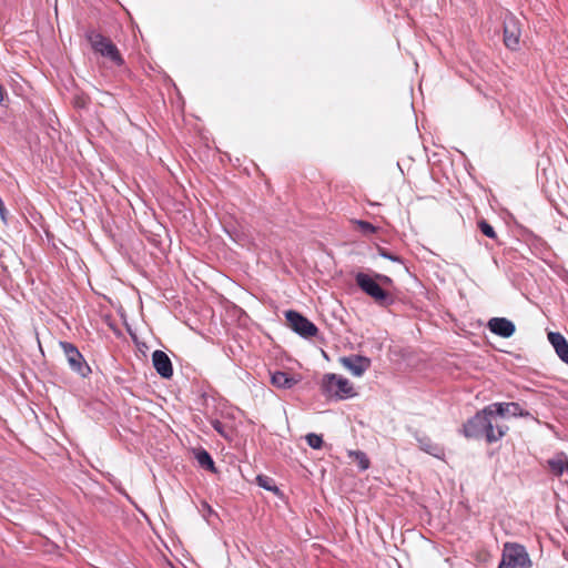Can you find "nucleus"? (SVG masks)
Returning <instances> with one entry per match:
<instances>
[{
    "instance_id": "b1692460",
    "label": "nucleus",
    "mask_w": 568,
    "mask_h": 568,
    "mask_svg": "<svg viewBox=\"0 0 568 568\" xmlns=\"http://www.w3.org/2000/svg\"><path fill=\"white\" fill-rule=\"evenodd\" d=\"M383 283H390V278L385 275H378L377 276Z\"/></svg>"
},
{
    "instance_id": "6e6552de",
    "label": "nucleus",
    "mask_w": 568,
    "mask_h": 568,
    "mask_svg": "<svg viewBox=\"0 0 568 568\" xmlns=\"http://www.w3.org/2000/svg\"><path fill=\"white\" fill-rule=\"evenodd\" d=\"M520 27L515 18H509L504 23V42L507 48L515 50L519 45Z\"/></svg>"
},
{
    "instance_id": "f03ea898",
    "label": "nucleus",
    "mask_w": 568,
    "mask_h": 568,
    "mask_svg": "<svg viewBox=\"0 0 568 568\" xmlns=\"http://www.w3.org/2000/svg\"><path fill=\"white\" fill-rule=\"evenodd\" d=\"M531 560L525 547L516 542H506L498 568H530Z\"/></svg>"
},
{
    "instance_id": "aec40b11",
    "label": "nucleus",
    "mask_w": 568,
    "mask_h": 568,
    "mask_svg": "<svg viewBox=\"0 0 568 568\" xmlns=\"http://www.w3.org/2000/svg\"><path fill=\"white\" fill-rule=\"evenodd\" d=\"M256 481L261 487L265 488L266 490H271L275 494L278 493V488L276 487V485L272 478H270L267 476L260 475L256 477Z\"/></svg>"
},
{
    "instance_id": "ddd939ff",
    "label": "nucleus",
    "mask_w": 568,
    "mask_h": 568,
    "mask_svg": "<svg viewBox=\"0 0 568 568\" xmlns=\"http://www.w3.org/2000/svg\"><path fill=\"white\" fill-rule=\"evenodd\" d=\"M301 381L300 377L291 376L285 372H275L271 375V383L280 389H290Z\"/></svg>"
},
{
    "instance_id": "9d476101",
    "label": "nucleus",
    "mask_w": 568,
    "mask_h": 568,
    "mask_svg": "<svg viewBox=\"0 0 568 568\" xmlns=\"http://www.w3.org/2000/svg\"><path fill=\"white\" fill-rule=\"evenodd\" d=\"M152 363L158 374L163 378H170L173 375L171 359L163 351L156 349L153 352Z\"/></svg>"
},
{
    "instance_id": "a878e982",
    "label": "nucleus",
    "mask_w": 568,
    "mask_h": 568,
    "mask_svg": "<svg viewBox=\"0 0 568 568\" xmlns=\"http://www.w3.org/2000/svg\"><path fill=\"white\" fill-rule=\"evenodd\" d=\"M0 217H1V220H2V222H3V223H7V215L1 214V215H0Z\"/></svg>"
},
{
    "instance_id": "0eeeda50",
    "label": "nucleus",
    "mask_w": 568,
    "mask_h": 568,
    "mask_svg": "<svg viewBox=\"0 0 568 568\" xmlns=\"http://www.w3.org/2000/svg\"><path fill=\"white\" fill-rule=\"evenodd\" d=\"M61 347L71 369L81 376H85L90 372V367L85 364L83 356L78 348L68 342H62Z\"/></svg>"
},
{
    "instance_id": "9b49d317",
    "label": "nucleus",
    "mask_w": 568,
    "mask_h": 568,
    "mask_svg": "<svg viewBox=\"0 0 568 568\" xmlns=\"http://www.w3.org/2000/svg\"><path fill=\"white\" fill-rule=\"evenodd\" d=\"M489 329L501 336V337H510L515 332V325L507 318L504 317H494L488 322Z\"/></svg>"
},
{
    "instance_id": "4468645a",
    "label": "nucleus",
    "mask_w": 568,
    "mask_h": 568,
    "mask_svg": "<svg viewBox=\"0 0 568 568\" xmlns=\"http://www.w3.org/2000/svg\"><path fill=\"white\" fill-rule=\"evenodd\" d=\"M494 415L498 416H526L528 413H524L517 403H496L493 404Z\"/></svg>"
},
{
    "instance_id": "39448f33",
    "label": "nucleus",
    "mask_w": 568,
    "mask_h": 568,
    "mask_svg": "<svg viewBox=\"0 0 568 568\" xmlns=\"http://www.w3.org/2000/svg\"><path fill=\"white\" fill-rule=\"evenodd\" d=\"M489 416H494L493 406L484 408L464 425V434L468 438L484 436L485 428L489 427Z\"/></svg>"
},
{
    "instance_id": "423d86ee",
    "label": "nucleus",
    "mask_w": 568,
    "mask_h": 568,
    "mask_svg": "<svg viewBox=\"0 0 568 568\" xmlns=\"http://www.w3.org/2000/svg\"><path fill=\"white\" fill-rule=\"evenodd\" d=\"M285 317L288 326L304 337H313L317 334V327L306 317L295 311H287Z\"/></svg>"
},
{
    "instance_id": "f257e3e1",
    "label": "nucleus",
    "mask_w": 568,
    "mask_h": 568,
    "mask_svg": "<svg viewBox=\"0 0 568 568\" xmlns=\"http://www.w3.org/2000/svg\"><path fill=\"white\" fill-rule=\"evenodd\" d=\"M322 390L327 397L344 399L355 395L352 383L337 374H325L322 378Z\"/></svg>"
},
{
    "instance_id": "2eb2a0df",
    "label": "nucleus",
    "mask_w": 568,
    "mask_h": 568,
    "mask_svg": "<svg viewBox=\"0 0 568 568\" xmlns=\"http://www.w3.org/2000/svg\"><path fill=\"white\" fill-rule=\"evenodd\" d=\"M508 430L506 425L494 424L493 416H489V427L485 428L484 436L486 437L488 443L499 440Z\"/></svg>"
},
{
    "instance_id": "dca6fc26",
    "label": "nucleus",
    "mask_w": 568,
    "mask_h": 568,
    "mask_svg": "<svg viewBox=\"0 0 568 568\" xmlns=\"http://www.w3.org/2000/svg\"><path fill=\"white\" fill-rule=\"evenodd\" d=\"M551 473L556 476L568 474V458L565 455H557L556 457L548 460Z\"/></svg>"
},
{
    "instance_id": "f3484780",
    "label": "nucleus",
    "mask_w": 568,
    "mask_h": 568,
    "mask_svg": "<svg viewBox=\"0 0 568 568\" xmlns=\"http://www.w3.org/2000/svg\"><path fill=\"white\" fill-rule=\"evenodd\" d=\"M195 458L202 468L215 471L214 462L206 450L202 449L196 452Z\"/></svg>"
},
{
    "instance_id": "7ed1b4c3",
    "label": "nucleus",
    "mask_w": 568,
    "mask_h": 568,
    "mask_svg": "<svg viewBox=\"0 0 568 568\" xmlns=\"http://www.w3.org/2000/svg\"><path fill=\"white\" fill-rule=\"evenodd\" d=\"M88 40L94 52L108 58L115 64H122L123 61L121 54L115 44L109 38H105L101 33L90 32L88 34Z\"/></svg>"
},
{
    "instance_id": "a211bd4d",
    "label": "nucleus",
    "mask_w": 568,
    "mask_h": 568,
    "mask_svg": "<svg viewBox=\"0 0 568 568\" xmlns=\"http://www.w3.org/2000/svg\"><path fill=\"white\" fill-rule=\"evenodd\" d=\"M419 446L420 449L437 458H440L443 456V449L427 438L419 439Z\"/></svg>"
},
{
    "instance_id": "412c9836",
    "label": "nucleus",
    "mask_w": 568,
    "mask_h": 568,
    "mask_svg": "<svg viewBox=\"0 0 568 568\" xmlns=\"http://www.w3.org/2000/svg\"><path fill=\"white\" fill-rule=\"evenodd\" d=\"M306 440H307V444L314 448V449H318L322 447L323 445V439H322V436L317 435V434H308L306 436Z\"/></svg>"
},
{
    "instance_id": "6ab92c4d",
    "label": "nucleus",
    "mask_w": 568,
    "mask_h": 568,
    "mask_svg": "<svg viewBox=\"0 0 568 568\" xmlns=\"http://www.w3.org/2000/svg\"><path fill=\"white\" fill-rule=\"evenodd\" d=\"M352 222L355 225L356 230L365 236H369L378 230V226L374 225L371 222L362 220H353Z\"/></svg>"
},
{
    "instance_id": "5701e85b",
    "label": "nucleus",
    "mask_w": 568,
    "mask_h": 568,
    "mask_svg": "<svg viewBox=\"0 0 568 568\" xmlns=\"http://www.w3.org/2000/svg\"><path fill=\"white\" fill-rule=\"evenodd\" d=\"M352 455H354L355 460L358 463V466L361 467V469L364 470V469L368 468L369 460L364 453L356 452V453H352Z\"/></svg>"
},
{
    "instance_id": "1a4fd4ad",
    "label": "nucleus",
    "mask_w": 568,
    "mask_h": 568,
    "mask_svg": "<svg viewBox=\"0 0 568 568\" xmlns=\"http://www.w3.org/2000/svg\"><path fill=\"white\" fill-rule=\"evenodd\" d=\"M339 362L356 377H361L371 367L369 358L363 356L342 357Z\"/></svg>"
},
{
    "instance_id": "20e7f679",
    "label": "nucleus",
    "mask_w": 568,
    "mask_h": 568,
    "mask_svg": "<svg viewBox=\"0 0 568 568\" xmlns=\"http://www.w3.org/2000/svg\"><path fill=\"white\" fill-rule=\"evenodd\" d=\"M356 283L379 305H388L393 301L392 296L386 291H384L373 277L367 274L358 273L356 275Z\"/></svg>"
},
{
    "instance_id": "393cba45",
    "label": "nucleus",
    "mask_w": 568,
    "mask_h": 568,
    "mask_svg": "<svg viewBox=\"0 0 568 568\" xmlns=\"http://www.w3.org/2000/svg\"><path fill=\"white\" fill-rule=\"evenodd\" d=\"M383 256H384V257H388V258L394 260V261H396V260H397L396 257H393L392 255L386 254V253H383Z\"/></svg>"
},
{
    "instance_id": "f8f14e48",
    "label": "nucleus",
    "mask_w": 568,
    "mask_h": 568,
    "mask_svg": "<svg viewBox=\"0 0 568 568\" xmlns=\"http://www.w3.org/2000/svg\"><path fill=\"white\" fill-rule=\"evenodd\" d=\"M548 339L562 362L568 364V342L560 333H548Z\"/></svg>"
},
{
    "instance_id": "4be33fe9",
    "label": "nucleus",
    "mask_w": 568,
    "mask_h": 568,
    "mask_svg": "<svg viewBox=\"0 0 568 568\" xmlns=\"http://www.w3.org/2000/svg\"><path fill=\"white\" fill-rule=\"evenodd\" d=\"M478 226L480 231L488 237L495 239L496 233L490 224H488L486 221L481 220L478 222Z\"/></svg>"
}]
</instances>
